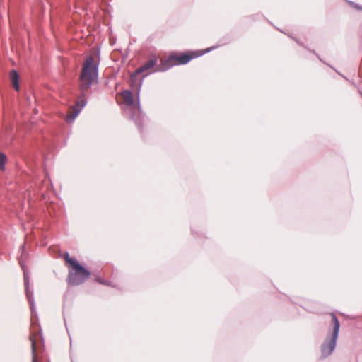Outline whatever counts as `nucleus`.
<instances>
[{"label":"nucleus","instance_id":"11","mask_svg":"<svg viewBox=\"0 0 362 362\" xmlns=\"http://www.w3.org/2000/svg\"><path fill=\"white\" fill-rule=\"evenodd\" d=\"M64 259L65 261L70 264L71 267L74 266L75 264L78 263L77 261L72 259L70 257L69 253H66L64 255Z\"/></svg>","mask_w":362,"mask_h":362},{"label":"nucleus","instance_id":"8","mask_svg":"<svg viewBox=\"0 0 362 362\" xmlns=\"http://www.w3.org/2000/svg\"><path fill=\"white\" fill-rule=\"evenodd\" d=\"M122 96L123 98L124 105L129 107H132L134 105V98L130 90H123Z\"/></svg>","mask_w":362,"mask_h":362},{"label":"nucleus","instance_id":"1","mask_svg":"<svg viewBox=\"0 0 362 362\" xmlns=\"http://www.w3.org/2000/svg\"><path fill=\"white\" fill-rule=\"evenodd\" d=\"M98 76V63L92 56L86 57L80 76L81 89L82 92L87 90L92 84L97 82Z\"/></svg>","mask_w":362,"mask_h":362},{"label":"nucleus","instance_id":"6","mask_svg":"<svg viewBox=\"0 0 362 362\" xmlns=\"http://www.w3.org/2000/svg\"><path fill=\"white\" fill-rule=\"evenodd\" d=\"M86 101L84 99H81L76 103V107L74 108L73 112L68 114L66 116V121L69 123H71L74 121L76 117L79 114L81 109L86 105Z\"/></svg>","mask_w":362,"mask_h":362},{"label":"nucleus","instance_id":"14","mask_svg":"<svg viewBox=\"0 0 362 362\" xmlns=\"http://www.w3.org/2000/svg\"><path fill=\"white\" fill-rule=\"evenodd\" d=\"M137 110H138L139 112H141V107H140V105H139V102H138V105H137Z\"/></svg>","mask_w":362,"mask_h":362},{"label":"nucleus","instance_id":"5","mask_svg":"<svg viewBox=\"0 0 362 362\" xmlns=\"http://www.w3.org/2000/svg\"><path fill=\"white\" fill-rule=\"evenodd\" d=\"M194 57L195 55L189 53L173 54L167 58L165 64L168 67L185 64Z\"/></svg>","mask_w":362,"mask_h":362},{"label":"nucleus","instance_id":"13","mask_svg":"<svg viewBox=\"0 0 362 362\" xmlns=\"http://www.w3.org/2000/svg\"><path fill=\"white\" fill-rule=\"evenodd\" d=\"M348 3H349V4L351 7H353V8L357 9V10L362 11V6H359L358 4H356V3L353 2V1H348Z\"/></svg>","mask_w":362,"mask_h":362},{"label":"nucleus","instance_id":"9","mask_svg":"<svg viewBox=\"0 0 362 362\" xmlns=\"http://www.w3.org/2000/svg\"><path fill=\"white\" fill-rule=\"evenodd\" d=\"M10 78H11V81L13 88L16 90H18L20 88V86H19V76H18V72L16 70H12L10 74Z\"/></svg>","mask_w":362,"mask_h":362},{"label":"nucleus","instance_id":"4","mask_svg":"<svg viewBox=\"0 0 362 362\" xmlns=\"http://www.w3.org/2000/svg\"><path fill=\"white\" fill-rule=\"evenodd\" d=\"M21 250H22V254L18 259V262H19V264L21 266V267L23 270V273H24V284H25V288L26 296L28 299L30 308L33 309V306H34V299H33V292L31 291H30L29 277H28V275L27 274L26 269H25V259H26V255L24 254V245H22Z\"/></svg>","mask_w":362,"mask_h":362},{"label":"nucleus","instance_id":"10","mask_svg":"<svg viewBox=\"0 0 362 362\" xmlns=\"http://www.w3.org/2000/svg\"><path fill=\"white\" fill-rule=\"evenodd\" d=\"M30 341H31V349H32V362H37V354H36V341H35V335L31 334L30 336Z\"/></svg>","mask_w":362,"mask_h":362},{"label":"nucleus","instance_id":"12","mask_svg":"<svg viewBox=\"0 0 362 362\" xmlns=\"http://www.w3.org/2000/svg\"><path fill=\"white\" fill-rule=\"evenodd\" d=\"M6 160V156L3 153L0 152V170L3 169Z\"/></svg>","mask_w":362,"mask_h":362},{"label":"nucleus","instance_id":"2","mask_svg":"<svg viewBox=\"0 0 362 362\" xmlns=\"http://www.w3.org/2000/svg\"><path fill=\"white\" fill-rule=\"evenodd\" d=\"M332 317V337L330 339L325 341L322 346H321V351H322V356L323 357H327L329 355H330L332 351H334L337 339L339 334L340 324L339 322L334 313H331Z\"/></svg>","mask_w":362,"mask_h":362},{"label":"nucleus","instance_id":"3","mask_svg":"<svg viewBox=\"0 0 362 362\" xmlns=\"http://www.w3.org/2000/svg\"><path fill=\"white\" fill-rule=\"evenodd\" d=\"M90 275L89 271L78 262L69 269L67 282L71 286H78L85 282Z\"/></svg>","mask_w":362,"mask_h":362},{"label":"nucleus","instance_id":"7","mask_svg":"<svg viewBox=\"0 0 362 362\" xmlns=\"http://www.w3.org/2000/svg\"><path fill=\"white\" fill-rule=\"evenodd\" d=\"M157 64V59L156 57H152L148 61L145 62L143 65L139 67L134 72L135 75H138L141 74L146 71H148L152 68H153Z\"/></svg>","mask_w":362,"mask_h":362}]
</instances>
